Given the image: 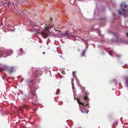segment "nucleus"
Wrapping results in <instances>:
<instances>
[{"mask_svg": "<svg viewBox=\"0 0 128 128\" xmlns=\"http://www.w3.org/2000/svg\"><path fill=\"white\" fill-rule=\"evenodd\" d=\"M53 26V25L51 26L50 24H45L44 26L45 29L43 30L40 33L42 36L43 38H46L48 36L49 34H48V33L50 32L49 29H50Z\"/></svg>", "mask_w": 128, "mask_h": 128, "instance_id": "f257e3e1", "label": "nucleus"}, {"mask_svg": "<svg viewBox=\"0 0 128 128\" xmlns=\"http://www.w3.org/2000/svg\"><path fill=\"white\" fill-rule=\"evenodd\" d=\"M78 104H80L81 106H80V109L81 112L82 113H84L86 112L88 114V111L86 110V108L84 106V104L82 102H80V101L78 100Z\"/></svg>", "mask_w": 128, "mask_h": 128, "instance_id": "f03ea898", "label": "nucleus"}, {"mask_svg": "<svg viewBox=\"0 0 128 128\" xmlns=\"http://www.w3.org/2000/svg\"><path fill=\"white\" fill-rule=\"evenodd\" d=\"M13 53L12 51L10 50H5L4 51L0 52V55H6V56L9 55H11Z\"/></svg>", "mask_w": 128, "mask_h": 128, "instance_id": "7ed1b4c3", "label": "nucleus"}, {"mask_svg": "<svg viewBox=\"0 0 128 128\" xmlns=\"http://www.w3.org/2000/svg\"><path fill=\"white\" fill-rule=\"evenodd\" d=\"M60 34L62 35H65L67 37L70 38L74 37V36L71 34H70L68 30L64 33H60Z\"/></svg>", "mask_w": 128, "mask_h": 128, "instance_id": "20e7f679", "label": "nucleus"}, {"mask_svg": "<svg viewBox=\"0 0 128 128\" xmlns=\"http://www.w3.org/2000/svg\"><path fill=\"white\" fill-rule=\"evenodd\" d=\"M36 88L34 87H31V94H32V95L34 96L35 94L36 93L35 92V91L36 90Z\"/></svg>", "mask_w": 128, "mask_h": 128, "instance_id": "39448f33", "label": "nucleus"}, {"mask_svg": "<svg viewBox=\"0 0 128 128\" xmlns=\"http://www.w3.org/2000/svg\"><path fill=\"white\" fill-rule=\"evenodd\" d=\"M88 94L86 92L85 93V96H84V100L86 101V102L88 104L89 99L88 98L87 96Z\"/></svg>", "mask_w": 128, "mask_h": 128, "instance_id": "423d86ee", "label": "nucleus"}, {"mask_svg": "<svg viewBox=\"0 0 128 128\" xmlns=\"http://www.w3.org/2000/svg\"><path fill=\"white\" fill-rule=\"evenodd\" d=\"M16 67L14 66L12 67L8 70V71L9 73L10 74H11L14 72V70L16 69Z\"/></svg>", "mask_w": 128, "mask_h": 128, "instance_id": "0eeeda50", "label": "nucleus"}, {"mask_svg": "<svg viewBox=\"0 0 128 128\" xmlns=\"http://www.w3.org/2000/svg\"><path fill=\"white\" fill-rule=\"evenodd\" d=\"M118 12L119 14L120 15H122L124 14L125 12V10L122 8V10H118Z\"/></svg>", "mask_w": 128, "mask_h": 128, "instance_id": "6e6552de", "label": "nucleus"}, {"mask_svg": "<svg viewBox=\"0 0 128 128\" xmlns=\"http://www.w3.org/2000/svg\"><path fill=\"white\" fill-rule=\"evenodd\" d=\"M120 6L122 8H126L127 7L126 5L124 2L120 4Z\"/></svg>", "mask_w": 128, "mask_h": 128, "instance_id": "1a4fd4ad", "label": "nucleus"}, {"mask_svg": "<svg viewBox=\"0 0 128 128\" xmlns=\"http://www.w3.org/2000/svg\"><path fill=\"white\" fill-rule=\"evenodd\" d=\"M86 50L85 49L83 51L82 53V56H85L86 52Z\"/></svg>", "mask_w": 128, "mask_h": 128, "instance_id": "9d476101", "label": "nucleus"}, {"mask_svg": "<svg viewBox=\"0 0 128 128\" xmlns=\"http://www.w3.org/2000/svg\"><path fill=\"white\" fill-rule=\"evenodd\" d=\"M19 51L20 52L21 54H23L25 53V52L23 50V49L22 48H20Z\"/></svg>", "mask_w": 128, "mask_h": 128, "instance_id": "9b49d317", "label": "nucleus"}, {"mask_svg": "<svg viewBox=\"0 0 128 128\" xmlns=\"http://www.w3.org/2000/svg\"><path fill=\"white\" fill-rule=\"evenodd\" d=\"M126 85L128 87V77L127 78L126 80Z\"/></svg>", "mask_w": 128, "mask_h": 128, "instance_id": "f8f14e48", "label": "nucleus"}, {"mask_svg": "<svg viewBox=\"0 0 128 128\" xmlns=\"http://www.w3.org/2000/svg\"><path fill=\"white\" fill-rule=\"evenodd\" d=\"M126 23V26L128 28V21H126L125 22Z\"/></svg>", "mask_w": 128, "mask_h": 128, "instance_id": "ddd939ff", "label": "nucleus"}, {"mask_svg": "<svg viewBox=\"0 0 128 128\" xmlns=\"http://www.w3.org/2000/svg\"><path fill=\"white\" fill-rule=\"evenodd\" d=\"M29 98H32L33 100V96H30V94H28Z\"/></svg>", "mask_w": 128, "mask_h": 128, "instance_id": "4468645a", "label": "nucleus"}, {"mask_svg": "<svg viewBox=\"0 0 128 128\" xmlns=\"http://www.w3.org/2000/svg\"><path fill=\"white\" fill-rule=\"evenodd\" d=\"M82 89V90L83 91V92H84V87H80Z\"/></svg>", "mask_w": 128, "mask_h": 128, "instance_id": "2eb2a0df", "label": "nucleus"}, {"mask_svg": "<svg viewBox=\"0 0 128 128\" xmlns=\"http://www.w3.org/2000/svg\"><path fill=\"white\" fill-rule=\"evenodd\" d=\"M30 83L31 84H32V81H31V82H30H30H28V84H29V83Z\"/></svg>", "mask_w": 128, "mask_h": 128, "instance_id": "dca6fc26", "label": "nucleus"}, {"mask_svg": "<svg viewBox=\"0 0 128 128\" xmlns=\"http://www.w3.org/2000/svg\"><path fill=\"white\" fill-rule=\"evenodd\" d=\"M32 26V28H33L34 29H35V28H34V26H35V25H31Z\"/></svg>", "mask_w": 128, "mask_h": 128, "instance_id": "f3484780", "label": "nucleus"}, {"mask_svg": "<svg viewBox=\"0 0 128 128\" xmlns=\"http://www.w3.org/2000/svg\"><path fill=\"white\" fill-rule=\"evenodd\" d=\"M74 81V79H73V78H72V84H73V81Z\"/></svg>", "mask_w": 128, "mask_h": 128, "instance_id": "a211bd4d", "label": "nucleus"}, {"mask_svg": "<svg viewBox=\"0 0 128 128\" xmlns=\"http://www.w3.org/2000/svg\"><path fill=\"white\" fill-rule=\"evenodd\" d=\"M19 110H20L21 112H22L23 111V110L21 108H20Z\"/></svg>", "mask_w": 128, "mask_h": 128, "instance_id": "6ab92c4d", "label": "nucleus"}, {"mask_svg": "<svg viewBox=\"0 0 128 128\" xmlns=\"http://www.w3.org/2000/svg\"><path fill=\"white\" fill-rule=\"evenodd\" d=\"M59 94V92H56V94Z\"/></svg>", "mask_w": 128, "mask_h": 128, "instance_id": "aec40b11", "label": "nucleus"}, {"mask_svg": "<svg viewBox=\"0 0 128 128\" xmlns=\"http://www.w3.org/2000/svg\"><path fill=\"white\" fill-rule=\"evenodd\" d=\"M78 38L77 37H76L75 38V39L76 40H78V39H77Z\"/></svg>", "mask_w": 128, "mask_h": 128, "instance_id": "412c9836", "label": "nucleus"}, {"mask_svg": "<svg viewBox=\"0 0 128 128\" xmlns=\"http://www.w3.org/2000/svg\"><path fill=\"white\" fill-rule=\"evenodd\" d=\"M88 106H88V104H86V107H87Z\"/></svg>", "mask_w": 128, "mask_h": 128, "instance_id": "4be33fe9", "label": "nucleus"}, {"mask_svg": "<svg viewBox=\"0 0 128 128\" xmlns=\"http://www.w3.org/2000/svg\"><path fill=\"white\" fill-rule=\"evenodd\" d=\"M42 54H45V52H42Z\"/></svg>", "mask_w": 128, "mask_h": 128, "instance_id": "5701e85b", "label": "nucleus"}, {"mask_svg": "<svg viewBox=\"0 0 128 128\" xmlns=\"http://www.w3.org/2000/svg\"><path fill=\"white\" fill-rule=\"evenodd\" d=\"M126 35H127V36L128 37V33H126Z\"/></svg>", "mask_w": 128, "mask_h": 128, "instance_id": "b1692460", "label": "nucleus"}, {"mask_svg": "<svg viewBox=\"0 0 128 128\" xmlns=\"http://www.w3.org/2000/svg\"><path fill=\"white\" fill-rule=\"evenodd\" d=\"M82 40V42H84V40Z\"/></svg>", "mask_w": 128, "mask_h": 128, "instance_id": "393cba45", "label": "nucleus"}, {"mask_svg": "<svg viewBox=\"0 0 128 128\" xmlns=\"http://www.w3.org/2000/svg\"><path fill=\"white\" fill-rule=\"evenodd\" d=\"M74 73H75L74 72H73V74H74Z\"/></svg>", "mask_w": 128, "mask_h": 128, "instance_id": "a878e982", "label": "nucleus"}, {"mask_svg": "<svg viewBox=\"0 0 128 128\" xmlns=\"http://www.w3.org/2000/svg\"><path fill=\"white\" fill-rule=\"evenodd\" d=\"M50 20H52V19H50Z\"/></svg>", "mask_w": 128, "mask_h": 128, "instance_id": "bb28decb", "label": "nucleus"}]
</instances>
